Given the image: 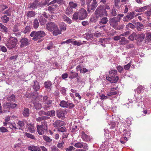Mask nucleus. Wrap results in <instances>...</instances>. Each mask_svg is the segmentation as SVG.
Here are the masks:
<instances>
[{"label":"nucleus","mask_w":151,"mask_h":151,"mask_svg":"<svg viewBox=\"0 0 151 151\" xmlns=\"http://www.w3.org/2000/svg\"><path fill=\"white\" fill-rule=\"evenodd\" d=\"M30 28L29 26H27L26 27L24 31V33L26 34L27 32H29L30 30Z\"/></svg>","instance_id":"0e129e2a"},{"label":"nucleus","mask_w":151,"mask_h":151,"mask_svg":"<svg viewBox=\"0 0 151 151\" xmlns=\"http://www.w3.org/2000/svg\"><path fill=\"white\" fill-rule=\"evenodd\" d=\"M15 95L12 94L11 96H9L7 97V100L8 101H14L15 99Z\"/></svg>","instance_id":"79ce46f5"},{"label":"nucleus","mask_w":151,"mask_h":151,"mask_svg":"<svg viewBox=\"0 0 151 151\" xmlns=\"http://www.w3.org/2000/svg\"><path fill=\"white\" fill-rule=\"evenodd\" d=\"M66 129L65 127H63L60 128H59L58 129V131L59 132H65Z\"/></svg>","instance_id":"5fc2aeb1"},{"label":"nucleus","mask_w":151,"mask_h":151,"mask_svg":"<svg viewBox=\"0 0 151 151\" xmlns=\"http://www.w3.org/2000/svg\"><path fill=\"white\" fill-rule=\"evenodd\" d=\"M120 18L117 16L110 19L109 22L110 25L114 29H117L118 22L120 21Z\"/></svg>","instance_id":"423d86ee"},{"label":"nucleus","mask_w":151,"mask_h":151,"mask_svg":"<svg viewBox=\"0 0 151 151\" xmlns=\"http://www.w3.org/2000/svg\"><path fill=\"white\" fill-rule=\"evenodd\" d=\"M135 14L134 11L128 13L123 18L124 22H127L133 19L135 17Z\"/></svg>","instance_id":"1a4fd4ad"},{"label":"nucleus","mask_w":151,"mask_h":151,"mask_svg":"<svg viewBox=\"0 0 151 151\" xmlns=\"http://www.w3.org/2000/svg\"><path fill=\"white\" fill-rule=\"evenodd\" d=\"M28 150L31 151H41V149L38 146L32 145L27 147Z\"/></svg>","instance_id":"2eb2a0df"},{"label":"nucleus","mask_w":151,"mask_h":151,"mask_svg":"<svg viewBox=\"0 0 151 151\" xmlns=\"http://www.w3.org/2000/svg\"><path fill=\"white\" fill-rule=\"evenodd\" d=\"M47 21L46 19L42 16L41 15L39 19V21L40 24L42 25L45 24Z\"/></svg>","instance_id":"f704fd0d"},{"label":"nucleus","mask_w":151,"mask_h":151,"mask_svg":"<svg viewBox=\"0 0 151 151\" xmlns=\"http://www.w3.org/2000/svg\"><path fill=\"white\" fill-rule=\"evenodd\" d=\"M33 27L35 29L37 28L39 26V23L38 19H35L33 21Z\"/></svg>","instance_id":"ea45409f"},{"label":"nucleus","mask_w":151,"mask_h":151,"mask_svg":"<svg viewBox=\"0 0 151 151\" xmlns=\"http://www.w3.org/2000/svg\"><path fill=\"white\" fill-rule=\"evenodd\" d=\"M0 30L5 34H6L8 31L7 27L1 23H0Z\"/></svg>","instance_id":"bb28decb"},{"label":"nucleus","mask_w":151,"mask_h":151,"mask_svg":"<svg viewBox=\"0 0 151 151\" xmlns=\"http://www.w3.org/2000/svg\"><path fill=\"white\" fill-rule=\"evenodd\" d=\"M65 111L62 110H58L57 112V115L59 118L63 119L65 118Z\"/></svg>","instance_id":"a211bd4d"},{"label":"nucleus","mask_w":151,"mask_h":151,"mask_svg":"<svg viewBox=\"0 0 151 151\" xmlns=\"http://www.w3.org/2000/svg\"><path fill=\"white\" fill-rule=\"evenodd\" d=\"M65 124V123L62 121L56 120L55 122L53 123L52 124L54 127L58 129L64 125Z\"/></svg>","instance_id":"4468645a"},{"label":"nucleus","mask_w":151,"mask_h":151,"mask_svg":"<svg viewBox=\"0 0 151 151\" xmlns=\"http://www.w3.org/2000/svg\"><path fill=\"white\" fill-rule=\"evenodd\" d=\"M35 15V12L33 11H28L26 14V15L28 19L34 17Z\"/></svg>","instance_id":"6ab92c4d"},{"label":"nucleus","mask_w":151,"mask_h":151,"mask_svg":"<svg viewBox=\"0 0 151 151\" xmlns=\"http://www.w3.org/2000/svg\"><path fill=\"white\" fill-rule=\"evenodd\" d=\"M9 127L12 130H16L17 129V128L15 126V124L14 123V124H11L9 125Z\"/></svg>","instance_id":"3c124183"},{"label":"nucleus","mask_w":151,"mask_h":151,"mask_svg":"<svg viewBox=\"0 0 151 151\" xmlns=\"http://www.w3.org/2000/svg\"><path fill=\"white\" fill-rule=\"evenodd\" d=\"M39 2V0H35L33 2L30 3L29 5V7L33 9H35L37 8Z\"/></svg>","instance_id":"dca6fc26"},{"label":"nucleus","mask_w":151,"mask_h":151,"mask_svg":"<svg viewBox=\"0 0 151 151\" xmlns=\"http://www.w3.org/2000/svg\"><path fill=\"white\" fill-rule=\"evenodd\" d=\"M19 31L18 26L16 25H14L12 31L15 34L16 36H17L18 35H20L19 33Z\"/></svg>","instance_id":"cd10ccee"},{"label":"nucleus","mask_w":151,"mask_h":151,"mask_svg":"<svg viewBox=\"0 0 151 151\" xmlns=\"http://www.w3.org/2000/svg\"><path fill=\"white\" fill-rule=\"evenodd\" d=\"M42 101L43 107L45 110H47L52 108V101L50 100L47 96L43 97Z\"/></svg>","instance_id":"39448f33"},{"label":"nucleus","mask_w":151,"mask_h":151,"mask_svg":"<svg viewBox=\"0 0 151 151\" xmlns=\"http://www.w3.org/2000/svg\"><path fill=\"white\" fill-rule=\"evenodd\" d=\"M116 89V88H112L111 90V91L109 93H107V95L108 96H110L112 95H116L118 93V92L116 91H114Z\"/></svg>","instance_id":"2f4dec72"},{"label":"nucleus","mask_w":151,"mask_h":151,"mask_svg":"<svg viewBox=\"0 0 151 151\" xmlns=\"http://www.w3.org/2000/svg\"><path fill=\"white\" fill-rule=\"evenodd\" d=\"M81 134V138L83 140L86 142L90 140L91 139L90 136L86 134L84 132H82Z\"/></svg>","instance_id":"f3484780"},{"label":"nucleus","mask_w":151,"mask_h":151,"mask_svg":"<svg viewBox=\"0 0 151 151\" xmlns=\"http://www.w3.org/2000/svg\"><path fill=\"white\" fill-rule=\"evenodd\" d=\"M136 34L134 33H132L129 37L128 39L131 41L134 40V37L136 36Z\"/></svg>","instance_id":"8fccbe9b"},{"label":"nucleus","mask_w":151,"mask_h":151,"mask_svg":"<svg viewBox=\"0 0 151 151\" xmlns=\"http://www.w3.org/2000/svg\"><path fill=\"white\" fill-rule=\"evenodd\" d=\"M95 14L97 18L99 17L108 16L107 12L104 9V7L102 6H99L97 8L95 12Z\"/></svg>","instance_id":"7ed1b4c3"},{"label":"nucleus","mask_w":151,"mask_h":151,"mask_svg":"<svg viewBox=\"0 0 151 151\" xmlns=\"http://www.w3.org/2000/svg\"><path fill=\"white\" fill-rule=\"evenodd\" d=\"M43 138L48 143H50L52 141V139H50L49 137L46 135H44L43 136Z\"/></svg>","instance_id":"37998d69"},{"label":"nucleus","mask_w":151,"mask_h":151,"mask_svg":"<svg viewBox=\"0 0 151 151\" xmlns=\"http://www.w3.org/2000/svg\"><path fill=\"white\" fill-rule=\"evenodd\" d=\"M97 6V2L93 1L91 4L87 5V11L88 12H92Z\"/></svg>","instance_id":"f8f14e48"},{"label":"nucleus","mask_w":151,"mask_h":151,"mask_svg":"<svg viewBox=\"0 0 151 151\" xmlns=\"http://www.w3.org/2000/svg\"><path fill=\"white\" fill-rule=\"evenodd\" d=\"M87 16L86 10L84 8H81L74 12L72 19L76 21L78 20V19L83 20L86 19Z\"/></svg>","instance_id":"f257e3e1"},{"label":"nucleus","mask_w":151,"mask_h":151,"mask_svg":"<svg viewBox=\"0 0 151 151\" xmlns=\"http://www.w3.org/2000/svg\"><path fill=\"white\" fill-rule=\"evenodd\" d=\"M147 7L146 6L142 7L139 8H137L135 9V11L136 12H141L144 11L147 9Z\"/></svg>","instance_id":"58836bf2"},{"label":"nucleus","mask_w":151,"mask_h":151,"mask_svg":"<svg viewBox=\"0 0 151 151\" xmlns=\"http://www.w3.org/2000/svg\"><path fill=\"white\" fill-rule=\"evenodd\" d=\"M34 84L32 86L35 91H37L40 88L39 83L37 81H33Z\"/></svg>","instance_id":"412c9836"},{"label":"nucleus","mask_w":151,"mask_h":151,"mask_svg":"<svg viewBox=\"0 0 151 151\" xmlns=\"http://www.w3.org/2000/svg\"><path fill=\"white\" fill-rule=\"evenodd\" d=\"M35 128L33 124H31L29 126L28 129L31 133H34L35 131Z\"/></svg>","instance_id":"c9c22d12"},{"label":"nucleus","mask_w":151,"mask_h":151,"mask_svg":"<svg viewBox=\"0 0 151 151\" xmlns=\"http://www.w3.org/2000/svg\"><path fill=\"white\" fill-rule=\"evenodd\" d=\"M17 40L14 37H11L8 40L6 44L7 47L9 49H12L15 47L16 44Z\"/></svg>","instance_id":"6e6552de"},{"label":"nucleus","mask_w":151,"mask_h":151,"mask_svg":"<svg viewBox=\"0 0 151 151\" xmlns=\"http://www.w3.org/2000/svg\"><path fill=\"white\" fill-rule=\"evenodd\" d=\"M59 105L62 107L69 108L71 109L75 107V105L69 101H65L64 100L61 101L59 104Z\"/></svg>","instance_id":"0eeeda50"},{"label":"nucleus","mask_w":151,"mask_h":151,"mask_svg":"<svg viewBox=\"0 0 151 151\" xmlns=\"http://www.w3.org/2000/svg\"><path fill=\"white\" fill-rule=\"evenodd\" d=\"M34 106L35 108L37 110L40 109L42 107L41 104L36 101L34 102Z\"/></svg>","instance_id":"5701e85b"},{"label":"nucleus","mask_w":151,"mask_h":151,"mask_svg":"<svg viewBox=\"0 0 151 151\" xmlns=\"http://www.w3.org/2000/svg\"><path fill=\"white\" fill-rule=\"evenodd\" d=\"M0 131L2 133H5L8 132L7 129L4 127H0Z\"/></svg>","instance_id":"864d4df0"},{"label":"nucleus","mask_w":151,"mask_h":151,"mask_svg":"<svg viewBox=\"0 0 151 151\" xmlns=\"http://www.w3.org/2000/svg\"><path fill=\"white\" fill-rule=\"evenodd\" d=\"M46 29L50 31H53V34L55 35L61 34L60 31L57 25L54 22H50L46 24Z\"/></svg>","instance_id":"f03ea898"},{"label":"nucleus","mask_w":151,"mask_h":151,"mask_svg":"<svg viewBox=\"0 0 151 151\" xmlns=\"http://www.w3.org/2000/svg\"><path fill=\"white\" fill-rule=\"evenodd\" d=\"M135 27V26L131 23H128L126 26V28L128 29H129V28L134 29Z\"/></svg>","instance_id":"09e8293b"},{"label":"nucleus","mask_w":151,"mask_h":151,"mask_svg":"<svg viewBox=\"0 0 151 151\" xmlns=\"http://www.w3.org/2000/svg\"><path fill=\"white\" fill-rule=\"evenodd\" d=\"M111 14L113 16H115L117 15L115 9H113L111 12Z\"/></svg>","instance_id":"052dcab7"},{"label":"nucleus","mask_w":151,"mask_h":151,"mask_svg":"<svg viewBox=\"0 0 151 151\" xmlns=\"http://www.w3.org/2000/svg\"><path fill=\"white\" fill-rule=\"evenodd\" d=\"M37 128L38 134L40 135H42L44 134L45 131L47 130V127L42 125H37Z\"/></svg>","instance_id":"9d476101"},{"label":"nucleus","mask_w":151,"mask_h":151,"mask_svg":"<svg viewBox=\"0 0 151 151\" xmlns=\"http://www.w3.org/2000/svg\"><path fill=\"white\" fill-rule=\"evenodd\" d=\"M73 12V9L69 7V6L66 9L65 13L67 15H69L71 14Z\"/></svg>","instance_id":"7c9ffc66"},{"label":"nucleus","mask_w":151,"mask_h":151,"mask_svg":"<svg viewBox=\"0 0 151 151\" xmlns=\"http://www.w3.org/2000/svg\"><path fill=\"white\" fill-rule=\"evenodd\" d=\"M123 132V135L125 136H127V137H129L131 133L130 131H127L126 129H124Z\"/></svg>","instance_id":"49530a36"},{"label":"nucleus","mask_w":151,"mask_h":151,"mask_svg":"<svg viewBox=\"0 0 151 151\" xmlns=\"http://www.w3.org/2000/svg\"><path fill=\"white\" fill-rule=\"evenodd\" d=\"M106 78L107 80L109 81L110 82L115 83L118 81L119 77L117 76H115V75H110V76H107Z\"/></svg>","instance_id":"9b49d317"},{"label":"nucleus","mask_w":151,"mask_h":151,"mask_svg":"<svg viewBox=\"0 0 151 151\" xmlns=\"http://www.w3.org/2000/svg\"><path fill=\"white\" fill-rule=\"evenodd\" d=\"M146 39L149 41L151 40V33H147L146 36Z\"/></svg>","instance_id":"69168bd1"},{"label":"nucleus","mask_w":151,"mask_h":151,"mask_svg":"<svg viewBox=\"0 0 151 151\" xmlns=\"http://www.w3.org/2000/svg\"><path fill=\"white\" fill-rule=\"evenodd\" d=\"M129 41L126 39L125 37H123L121 38V40L119 41V44L122 45H124L128 43Z\"/></svg>","instance_id":"4be33fe9"},{"label":"nucleus","mask_w":151,"mask_h":151,"mask_svg":"<svg viewBox=\"0 0 151 151\" xmlns=\"http://www.w3.org/2000/svg\"><path fill=\"white\" fill-rule=\"evenodd\" d=\"M86 39L88 40H92L93 38V36L92 34H88L86 35Z\"/></svg>","instance_id":"4d7b16f0"},{"label":"nucleus","mask_w":151,"mask_h":151,"mask_svg":"<svg viewBox=\"0 0 151 151\" xmlns=\"http://www.w3.org/2000/svg\"><path fill=\"white\" fill-rule=\"evenodd\" d=\"M74 145L75 147L78 148H81L83 147V144L80 142L75 143Z\"/></svg>","instance_id":"a18cd8bd"},{"label":"nucleus","mask_w":151,"mask_h":151,"mask_svg":"<svg viewBox=\"0 0 151 151\" xmlns=\"http://www.w3.org/2000/svg\"><path fill=\"white\" fill-rule=\"evenodd\" d=\"M69 6L73 9H76L78 6V4L73 1H70L69 3Z\"/></svg>","instance_id":"473e14b6"},{"label":"nucleus","mask_w":151,"mask_h":151,"mask_svg":"<svg viewBox=\"0 0 151 151\" xmlns=\"http://www.w3.org/2000/svg\"><path fill=\"white\" fill-rule=\"evenodd\" d=\"M25 135L28 138L30 139L35 140L36 138L35 136L32 134H31L29 133L25 132Z\"/></svg>","instance_id":"c03bdc74"},{"label":"nucleus","mask_w":151,"mask_h":151,"mask_svg":"<svg viewBox=\"0 0 151 151\" xmlns=\"http://www.w3.org/2000/svg\"><path fill=\"white\" fill-rule=\"evenodd\" d=\"M1 19L4 23H6L9 21V18L6 15H4L1 17Z\"/></svg>","instance_id":"72a5a7b5"},{"label":"nucleus","mask_w":151,"mask_h":151,"mask_svg":"<svg viewBox=\"0 0 151 151\" xmlns=\"http://www.w3.org/2000/svg\"><path fill=\"white\" fill-rule=\"evenodd\" d=\"M45 87L48 89H50L52 85V83L50 81H45L44 83Z\"/></svg>","instance_id":"c85d7f7f"},{"label":"nucleus","mask_w":151,"mask_h":151,"mask_svg":"<svg viewBox=\"0 0 151 151\" xmlns=\"http://www.w3.org/2000/svg\"><path fill=\"white\" fill-rule=\"evenodd\" d=\"M99 97H100V99L101 100H104L108 98L107 96H105V95L103 94L100 95Z\"/></svg>","instance_id":"bf43d9fd"},{"label":"nucleus","mask_w":151,"mask_h":151,"mask_svg":"<svg viewBox=\"0 0 151 151\" xmlns=\"http://www.w3.org/2000/svg\"><path fill=\"white\" fill-rule=\"evenodd\" d=\"M108 22V19L107 17H103L101 19L99 22V24H106Z\"/></svg>","instance_id":"c756f323"},{"label":"nucleus","mask_w":151,"mask_h":151,"mask_svg":"<svg viewBox=\"0 0 151 151\" xmlns=\"http://www.w3.org/2000/svg\"><path fill=\"white\" fill-rule=\"evenodd\" d=\"M52 151H59V150L55 146H53L51 147Z\"/></svg>","instance_id":"774afa93"},{"label":"nucleus","mask_w":151,"mask_h":151,"mask_svg":"<svg viewBox=\"0 0 151 151\" xmlns=\"http://www.w3.org/2000/svg\"><path fill=\"white\" fill-rule=\"evenodd\" d=\"M66 151H72L75 150V148L73 146H70L65 149Z\"/></svg>","instance_id":"e2e57ef3"},{"label":"nucleus","mask_w":151,"mask_h":151,"mask_svg":"<svg viewBox=\"0 0 151 151\" xmlns=\"http://www.w3.org/2000/svg\"><path fill=\"white\" fill-rule=\"evenodd\" d=\"M22 114L23 116L25 117H27L29 115V110L28 108H24L22 111Z\"/></svg>","instance_id":"393cba45"},{"label":"nucleus","mask_w":151,"mask_h":151,"mask_svg":"<svg viewBox=\"0 0 151 151\" xmlns=\"http://www.w3.org/2000/svg\"><path fill=\"white\" fill-rule=\"evenodd\" d=\"M59 27L60 31V32L61 31H64L66 29V24L63 22H60L59 24Z\"/></svg>","instance_id":"b1692460"},{"label":"nucleus","mask_w":151,"mask_h":151,"mask_svg":"<svg viewBox=\"0 0 151 151\" xmlns=\"http://www.w3.org/2000/svg\"><path fill=\"white\" fill-rule=\"evenodd\" d=\"M71 42H72V39H69L65 41L62 42L61 44H63L65 43H67V44H69L70 43H71Z\"/></svg>","instance_id":"338daca9"},{"label":"nucleus","mask_w":151,"mask_h":151,"mask_svg":"<svg viewBox=\"0 0 151 151\" xmlns=\"http://www.w3.org/2000/svg\"><path fill=\"white\" fill-rule=\"evenodd\" d=\"M135 24L136 26L137 29L138 31H141L144 28L143 25L139 22H137Z\"/></svg>","instance_id":"a878e982"},{"label":"nucleus","mask_w":151,"mask_h":151,"mask_svg":"<svg viewBox=\"0 0 151 151\" xmlns=\"http://www.w3.org/2000/svg\"><path fill=\"white\" fill-rule=\"evenodd\" d=\"M144 87L142 86H139L137 88V91L139 93H142L144 92Z\"/></svg>","instance_id":"de8ad7c7"},{"label":"nucleus","mask_w":151,"mask_h":151,"mask_svg":"<svg viewBox=\"0 0 151 151\" xmlns=\"http://www.w3.org/2000/svg\"><path fill=\"white\" fill-rule=\"evenodd\" d=\"M63 19L64 21L67 22L69 24H70L71 23V19L65 15H63Z\"/></svg>","instance_id":"a19ab883"},{"label":"nucleus","mask_w":151,"mask_h":151,"mask_svg":"<svg viewBox=\"0 0 151 151\" xmlns=\"http://www.w3.org/2000/svg\"><path fill=\"white\" fill-rule=\"evenodd\" d=\"M70 72L72 73L73 74L70 77H69L70 78H73L78 77V74L77 73H73L71 71Z\"/></svg>","instance_id":"13d9d810"},{"label":"nucleus","mask_w":151,"mask_h":151,"mask_svg":"<svg viewBox=\"0 0 151 151\" xmlns=\"http://www.w3.org/2000/svg\"><path fill=\"white\" fill-rule=\"evenodd\" d=\"M43 114L50 117L53 116L55 115V111L54 110H51L46 112H43Z\"/></svg>","instance_id":"aec40b11"},{"label":"nucleus","mask_w":151,"mask_h":151,"mask_svg":"<svg viewBox=\"0 0 151 151\" xmlns=\"http://www.w3.org/2000/svg\"><path fill=\"white\" fill-rule=\"evenodd\" d=\"M64 142L63 141H62L61 142L58 143L57 145V146L59 148H63L64 147L63 146V145L64 144Z\"/></svg>","instance_id":"6e6d98bb"},{"label":"nucleus","mask_w":151,"mask_h":151,"mask_svg":"<svg viewBox=\"0 0 151 151\" xmlns=\"http://www.w3.org/2000/svg\"><path fill=\"white\" fill-rule=\"evenodd\" d=\"M18 125V127H19V130H22V127L24 125V122L22 121H19L17 123Z\"/></svg>","instance_id":"e433bc0d"},{"label":"nucleus","mask_w":151,"mask_h":151,"mask_svg":"<svg viewBox=\"0 0 151 151\" xmlns=\"http://www.w3.org/2000/svg\"><path fill=\"white\" fill-rule=\"evenodd\" d=\"M46 35L45 32L40 30L38 31H33L30 34V36L32 37V40L37 41L41 38L44 37Z\"/></svg>","instance_id":"20e7f679"},{"label":"nucleus","mask_w":151,"mask_h":151,"mask_svg":"<svg viewBox=\"0 0 151 151\" xmlns=\"http://www.w3.org/2000/svg\"><path fill=\"white\" fill-rule=\"evenodd\" d=\"M117 73V71L115 70H112L110 71L109 73L110 74V75L113 76V75H116Z\"/></svg>","instance_id":"680f3d73"},{"label":"nucleus","mask_w":151,"mask_h":151,"mask_svg":"<svg viewBox=\"0 0 151 151\" xmlns=\"http://www.w3.org/2000/svg\"><path fill=\"white\" fill-rule=\"evenodd\" d=\"M60 91L63 96H65L66 95V90L64 87H62L61 88Z\"/></svg>","instance_id":"603ef678"},{"label":"nucleus","mask_w":151,"mask_h":151,"mask_svg":"<svg viewBox=\"0 0 151 151\" xmlns=\"http://www.w3.org/2000/svg\"><path fill=\"white\" fill-rule=\"evenodd\" d=\"M3 107L4 109H10V103L6 102L3 105Z\"/></svg>","instance_id":"4c0bfd02"},{"label":"nucleus","mask_w":151,"mask_h":151,"mask_svg":"<svg viewBox=\"0 0 151 151\" xmlns=\"http://www.w3.org/2000/svg\"><path fill=\"white\" fill-rule=\"evenodd\" d=\"M21 43L20 47H24L25 46H27L29 44V40L27 38L22 37L20 41Z\"/></svg>","instance_id":"ddd939ff"}]
</instances>
